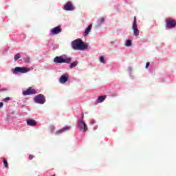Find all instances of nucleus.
Returning a JSON list of instances; mask_svg holds the SVG:
<instances>
[{"instance_id": "1", "label": "nucleus", "mask_w": 176, "mask_h": 176, "mask_svg": "<svg viewBox=\"0 0 176 176\" xmlns=\"http://www.w3.org/2000/svg\"><path fill=\"white\" fill-rule=\"evenodd\" d=\"M72 47L74 50H86L87 45L85 44L81 39H76L72 42Z\"/></svg>"}, {"instance_id": "2", "label": "nucleus", "mask_w": 176, "mask_h": 176, "mask_svg": "<svg viewBox=\"0 0 176 176\" xmlns=\"http://www.w3.org/2000/svg\"><path fill=\"white\" fill-rule=\"evenodd\" d=\"M54 61L56 64H63L64 63L66 64H71L72 60L69 57L56 56L55 57Z\"/></svg>"}, {"instance_id": "3", "label": "nucleus", "mask_w": 176, "mask_h": 176, "mask_svg": "<svg viewBox=\"0 0 176 176\" xmlns=\"http://www.w3.org/2000/svg\"><path fill=\"white\" fill-rule=\"evenodd\" d=\"M34 101L36 104H45L46 102V98L43 94H38L34 98Z\"/></svg>"}, {"instance_id": "4", "label": "nucleus", "mask_w": 176, "mask_h": 176, "mask_svg": "<svg viewBox=\"0 0 176 176\" xmlns=\"http://www.w3.org/2000/svg\"><path fill=\"white\" fill-rule=\"evenodd\" d=\"M30 69L28 67H16L13 71L14 74H27V72H30Z\"/></svg>"}, {"instance_id": "5", "label": "nucleus", "mask_w": 176, "mask_h": 176, "mask_svg": "<svg viewBox=\"0 0 176 176\" xmlns=\"http://www.w3.org/2000/svg\"><path fill=\"white\" fill-rule=\"evenodd\" d=\"M78 129H80V131H83L84 133H86L87 131V125L85 123V121L82 120H78Z\"/></svg>"}, {"instance_id": "6", "label": "nucleus", "mask_w": 176, "mask_h": 176, "mask_svg": "<svg viewBox=\"0 0 176 176\" xmlns=\"http://www.w3.org/2000/svg\"><path fill=\"white\" fill-rule=\"evenodd\" d=\"M63 9L67 12H72V10H75V7L72 5V2L67 1V3L65 4L63 6Z\"/></svg>"}, {"instance_id": "7", "label": "nucleus", "mask_w": 176, "mask_h": 176, "mask_svg": "<svg viewBox=\"0 0 176 176\" xmlns=\"http://www.w3.org/2000/svg\"><path fill=\"white\" fill-rule=\"evenodd\" d=\"M34 94H36V90L32 87H29L28 89L23 91V96H32Z\"/></svg>"}, {"instance_id": "8", "label": "nucleus", "mask_w": 176, "mask_h": 176, "mask_svg": "<svg viewBox=\"0 0 176 176\" xmlns=\"http://www.w3.org/2000/svg\"><path fill=\"white\" fill-rule=\"evenodd\" d=\"M176 25V21L175 20H173L171 19H166V27L169 30H171V28H174Z\"/></svg>"}, {"instance_id": "9", "label": "nucleus", "mask_w": 176, "mask_h": 176, "mask_svg": "<svg viewBox=\"0 0 176 176\" xmlns=\"http://www.w3.org/2000/svg\"><path fill=\"white\" fill-rule=\"evenodd\" d=\"M61 32V27L56 26L51 30V34L52 35H57V34H60Z\"/></svg>"}, {"instance_id": "10", "label": "nucleus", "mask_w": 176, "mask_h": 176, "mask_svg": "<svg viewBox=\"0 0 176 176\" xmlns=\"http://www.w3.org/2000/svg\"><path fill=\"white\" fill-rule=\"evenodd\" d=\"M26 123L28 126H31L32 127H35L38 124V122L34 119H28Z\"/></svg>"}, {"instance_id": "11", "label": "nucleus", "mask_w": 176, "mask_h": 176, "mask_svg": "<svg viewBox=\"0 0 176 176\" xmlns=\"http://www.w3.org/2000/svg\"><path fill=\"white\" fill-rule=\"evenodd\" d=\"M68 130H71V126H66L63 127L61 129H59L58 131H56L57 134H61V133H64L65 131H68Z\"/></svg>"}, {"instance_id": "12", "label": "nucleus", "mask_w": 176, "mask_h": 176, "mask_svg": "<svg viewBox=\"0 0 176 176\" xmlns=\"http://www.w3.org/2000/svg\"><path fill=\"white\" fill-rule=\"evenodd\" d=\"M59 80L60 83H65V82L68 80V74H65L60 76Z\"/></svg>"}, {"instance_id": "13", "label": "nucleus", "mask_w": 176, "mask_h": 176, "mask_svg": "<svg viewBox=\"0 0 176 176\" xmlns=\"http://www.w3.org/2000/svg\"><path fill=\"white\" fill-rule=\"evenodd\" d=\"M107 98V96H99L97 99V102L98 104H100V102H103L104 101H105V99Z\"/></svg>"}, {"instance_id": "14", "label": "nucleus", "mask_w": 176, "mask_h": 176, "mask_svg": "<svg viewBox=\"0 0 176 176\" xmlns=\"http://www.w3.org/2000/svg\"><path fill=\"white\" fill-rule=\"evenodd\" d=\"M91 27H92V25H89L85 29V33H84L85 36L89 35V33L90 32V31H91Z\"/></svg>"}, {"instance_id": "15", "label": "nucleus", "mask_w": 176, "mask_h": 176, "mask_svg": "<svg viewBox=\"0 0 176 176\" xmlns=\"http://www.w3.org/2000/svg\"><path fill=\"white\" fill-rule=\"evenodd\" d=\"M132 30H133V34L135 36H138L140 35V30H138V28H132Z\"/></svg>"}, {"instance_id": "16", "label": "nucleus", "mask_w": 176, "mask_h": 176, "mask_svg": "<svg viewBox=\"0 0 176 176\" xmlns=\"http://www.w3.org/2000/svg\"><path fill=\"white\" fill-rule=\"evenodd\" d=\"M137 27H138V25H137V16H134L133 23V25H132V28H137Z\"/></svg>"}, {"instance_id": "17", "label": "nucleus", "mask_w": 176, "mask_h": 176, "mask_svg": "<svg viewBox=\"0 0 176 176\" xmlns=\"http://www.w3.org/2000/svg\"><path fill=\"white\" fill-rule=\"evenodd\" d=\"M78 65V62L75 61L70 64V68H75Z\"/></svg>"}, {"instance_id": "18", "label": "nucleus", "mask_w": 176, "mask_h": 176, "mask_svg": "<svg viewBox=\"0 0 176 176\" xmlns=\"http://www.w3.org/2000/svg\"><path fill=\"white\" fill-rule=\"evenodd\" d=\"M21 57V56L17 53L16 54H15L14 56V61H17V60H19V58H20Z\"/></svg>"}, {"instance_id": "19", "label": "nucleus", "mask_w": 176, "mask_h": 176, "mask_svg": "<svg viewBox=\"0 0 176 176\" xmlns=\"http://www.w3.org/2000/svg\"><path fill=\"white\" fill-rule=\"evenodd\" d=\"M3 163L5 167L6 168L9 167V166L8 165V161L6 160V159L5 158L3 159Z\"/></svg>"}, {"instance_id": "20", "label": "nucleus", "mask_w": 176, "mask_h": 176, "mask_svg": "<svg viewBox=\"0 0 176 176\" xmlns=\"http://www.w3.org/2000/svg\"><path fill=\"white\" fill-rule=\"evenodd\" d=\"M126 46H131V40H127L125 43Z\"/></svg>"}, {"instance_id": "21", "label": "nucleus", "mask_w": 176, "mask_h": 176, "mask_svg": "<svg viewBox=\"0 0 176 176\" xmlns=\"http://www.w3.org/2000/svg\"><path fill=\"white\" fill-rule=\"evenodd\" d=\"M104 18H100V19H99L98 20V24H102V23H104Z\"/></svg>"}, {"instance_id": "22", "label": "nucleus", "mask_w": 176, "mask_h": 176, "mask_svg": "<svg viewBox=\"0 0 176 176\" xmlns=\"http://www.w3.org/2000/svg\"><path fill=\"white\" fill-rule=\"evenodd\" d=\"M3 101H4V102H8V101H10V98L7 97V98H4L3 100Z\"/></svg>"}, {"instance_id": "23", "label": "nucleus", "mask_w": 176, "mask_h": 176, "mask_svg": "<svg viewBox=\"0 0 176 176\" xmlns=\"http://www.w3.org/2000/svg\"><path fill=\"white\" fill-rule=\"evenodd\" d=\"M100 63H105V61L104 60V56L100 57Z\"/></svg>"}, {"instance_id": "24", "label": "nucleus", "mask_w": 176, "mask_h": 176, "mask_svg": "<svg viewBox=\"0 0 176 176\" xmlns=\"http://www.w3.org/2000/svg\"><path fill=\"white\" fill-rule=\"evenodd\" d=\"M33 158H34V155H29L30 160H32Z\"/></svg>"}, {"instance_id": "25", "label": "nucleus", "mask_w": 176, "mask_h": 176, "mask_svg": "<svg viewBox=\"0 0 176 176\" xmlns=\"http://www.w3.org/2000/svg\"><path fill=\"white\" fill-rule=\"evenodd\" d=\"M94 123H96V121L94 120H91L90 122V124H94Z\"/></svg>"}, {"instance_id": "26", "label": "nucleus", "mask_w": 176, "mask_h": 176, "mask_svg": "<svg viewBox=\"0 0 176 176\" xmlns=\"http://www.w3.org/2000/svg\"><path fill=\"white\" fill-rule=\"evenodd\" d=\"M149 67V62H147L146 64V68H148Z\"/></svg>"}, {"instance_id": "27", "label": "nucleus", "mask_w": 176, "mask_h": 176, "mask_svg": "<svg viewBox=\"0 0 176 176\" xmlns=\"http://www.w3.org/2000/svg\"><path fill=\"white\" fill-rule=\"evenodd\" d=\"M2 107H3V102H0V108H2Z\"/></svg>"}, {"instance_id": "28", "label": "nucleus", "mask_w": 176, "mask_h": 176, "mask_svg": "<svg viewBox=\"0 0 176 176\" xmlns=\"http://www.w3.org/2000/svg\"><path fill=\"white\" fill-rule=\"evenodd\" d=\"M25 63H30V58H28L27 60H25Z\"/></svg>"}, {"instance_id": "29", "label": "nucleus", "mask_w": 176, "mask_h": 176, "mask_svg": "<svg viewBox=\"0 0 176 176\" xmlns=\"http://www.w3.org/2000/svg\"><path fill=\"white\" fill-rule=\"evenodd\" d=\"M84 116H85V115H84L83 113H82V119H83Z\"/></svg>"}, {"instance_id": "30", "label": "nucleus", "mask_w": 176, "mask_h": 176, "mask_svg": "<svg viewBox=\"0 0 176 176\" xmlns=\"http://www.w3.org/2000/svg\"><path fill=\"white\" fill-rule=\"evenodd\" d=\"M96 129H97V127H95V128H94V130H96Z\"/></svg>"}]
</instances>
